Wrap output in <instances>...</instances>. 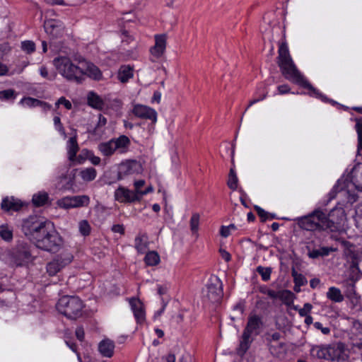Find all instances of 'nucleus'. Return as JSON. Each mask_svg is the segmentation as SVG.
Instances as JSON below:
<instances>
[{
    "label": "nucleus",
    "instance_id": "1",
    "mask_svg": "<svg viewBox=\"0 0 362 362\" xmlns=\"http://www.w3.org/2000/svg\"><path fill=\"white\" fill-rule=\"evenodd\" d=\"M276 62L282 76L286 80L308 89V94L309 95L320 99L324 103H331L333 105L338 104L336 101L328 98L318 89L313 87L299 71L291 57L286 40L279 44Z\"/></svg>",
    "mask_w": 362,
    "mask_h": 362
},
{
    "label": "nucleus",
    "instance_id": "2",
    "mask_svg": "<svg viewBox=\"0 0 362 362\" xmlns=\"http://www.w3.org/2000/svg\"><path fill=\"white\" fill-rule=\"evenodd\" d=\"M263 327L262 317L255 313H250L237 350L240 356H243L247 352L253 341L252 337L258 336Z\"/></svg>",
    "mask_w": 362,
    "mask_h": 362
},
{
    "label": "nucleus",
    "instance_id": "3",
    "mask_svg": "<svg viewBox=\"0 0 362 362\" xmlns=\"http://www.w3.org/2000/svg\"><path fill=\"white\" fill-rule=\"evenodd\" d=\"M294 221L303 230L308 231L327 230L325 213L320 209H317L306 216L297 217Z\"/></svg>",
    "mask_w": 362,
    "mask_h": 362
},
{
    "label": "nucleus",
    "instance_id": "4",
    "mask_svg": "<svg viewBox=\"0 0 362 362\" xmlns=\"http://www.w3.org/2000/svg\"><path fill=\"white\" fill-rule=\"evenodd\" d=\"M57 70L68 81L81 83L83 81V67L81 65H75L71 59L66 57H57L53 60Z\"/></svg>",
    "mask_w": 362,
    "mask_h": 362
},
{
    "label": "nucleus",
    "instance_id": "5",
    "mask_svg": "<svg viewBox=\"0 0 362 362\" xmlns=\"http://www.w3.org/2000/svg\"><path fill=\"white\" fill-rule=\"evenodd\" d=\"M51 224L50 222L43 221L36 216H31L23 221L21 230L24 235L35 243Z\"/></svg>",
    "mask_w": 362,
    "mask_h": 362
},
{
    "label": "nucleus",
    "instance_id": "6",
    "mask_svg": "<svg viewBox=\"0 0 362 362\" xmlns=\"http://www.w3.org/2000/svg\"><path fill=\"white\" fill-rule=\"evenodd\" d=\"M56 307L66 317L76 320L82 315L83 305L78 297L64 296L58 300Z\"/></svg>",
    "mask_w": 362,
    "mask_h": 362
},
{
    "label": "nucleus",
    "instance_id": "7",
    "mask_svg": "<svg viewBox=\"0 0 362 362\" xmlns=\"http://www.w3.org/2000/svg\"><path fill=\"white\" fill-rule=\"evenodd\" d=\"M34 244L40 250L55 253L60 250L62 245V239L57 230L53 228L52 224H51V226L48 227V229L44 232L42 235Z\"/></svg>",
    "mask_w": 362,
    "mask_h": 362
},
{
    "label": "nucleus",
    "instance_id": "8",
    "mask_svg": "<svg viewBox=\"0 0 362 362\" xmlns=\"http://www.w3.org/2000/svg\"><path fill=\"white\" fill-rule=\"evenodd\" d=\"M346 221V215L342 205L337 204L328 214H325V222L327 230L337 232L343 229Z\"/></svg>",
    "mask_w": 362,
    "mask_h": 362
},
{
    "label": "nucleus",
    "instance_id": "9",
    "mask_svg": "<svg viewBox=\"0 0 362 362\" xmlns=\"http://www.w3.org/2000/svg\"><path fill=\"white\" fill-rule=\"evenodd\" d=\"M129 139L127 136L122 135L117 139H112L107 142L101 143L98 146L99 150L106 156H110L117 150L122 152L129 144Z\"/></svg>",
    "mask_w": 362,
    "mask_h": 362
},
{
    "label": "nucleus",
    "instance_id": "10",
    "mask_svg": "<svg viewBox=\"0 0 362 362\" xmlns=\"http://www.w3.org/2000/svg\"><path fill=\"white\" fill-rule=\"evenodd\" d=\"M206 297L211 303L218 302L223 296V284L216 276H211L206 284Z\"/></svg>",
    "mask_w": 362,
    "mask_h": 362
},
{
    "label": "nucleus",
    "instance_id": "11",
    "mask_svg": "<svg viewBox=\"0 0 362 362\" xmlns=\"http://www.w3.org/2000/svg\"><path fill=\"white\" fill-rule=\"evenodd\" d=\"M73 256L69 255L63 257L62 255H57L54 259L47 264V272L49 276H54L64 267L71 262Z\"/></svg>",
    "mask_w": 362,
    "mask_h": 362
},
{
    "label": "nucleus",
    "instance_id": "12",
    "mask_svg": "<svg viewBox=\"0 0 362 362\" xmlns=\"http://www.w3.org/2000/svg\"><path fill=\"white\" fill-rule=\"evenodd\" d=\"M346 346L341 341L328 346L329 361H345L348 360L349 355L346 353Z\"/></svg>",
    "mask_w": 362,
    "mask_h": 362
},
{
    "label": "nucleus",
    "instance_id": "13",
    "mask_svg": "<svg viewBox=\"0 0 362 362\" xmlns=\"http://www.w3.org/2000/svg\"><path fill=\"white\" fill-rule=\"evenodd\" d=\"M90 202V199L86 195L74 196L71 197H64L58 201L59 206L64 209L88 206Z\"/></svg>",
    "mask_w": 362,
    "mask_h": 362
},
{
    "label": "nucleus",
    "instance_id": "14",
    "mask_svg": "<svg viewBox=\"0 0 362 362\" xmlns=\"http://www.w3.org/2000/svg\"><path fill=\"white\" fill-rule=\"evenodd\" d=\"M308 256L311 259H317L320 257H325L329 255L331 252L335 251L332 247L319 246L316 247L314 241L308 243L306 246Z\"/></svg>",
    "mask_w": 362,
    "mask_h": 362
},
{
    "label": "nucleus",
    "instance_id": "15",
    "mask_svg": "<svg viewBox=\"0 0 362 362\" xmlns=\"http://www.w3.org/2000/svg\"><path fill=\"white\" fill-rule=\"evenodd\" d=\"M83 67V81L85 79V76L93 78V80L99 81L102 78V72L98 66L88 62L84 59L81 60L78 63Z\"/></svg>",
    "mask_w": 362,
    "mask_h": 362
},
{
    "label": "nucleus",
    "instance_id": "16",
    "mask_svg": "<svg viewBox=\"0 0 362 362\" xmlns=\"http://www.w3.org/2000/svg\"><path fill=\"white\" fill-rule=\"evenodd\" d=\"M157 112L152 107L137 104V119L148 120L155 124L157 122Z\"/></svg>",
    "mask_w": 362,
    "mask_h": 362
},
{
    "label": "nucleus",
    "instance_id": "17",
    "mask_svg": "<svg viewBox=\"0 0 362 362\" xmlns=\"http://www.w3.org/2000/svg\"><path fill=\"white\" fill-rule=\"evenodd\" d=\"M166 48V35H155V45L150 49L151 54L156 58H160L164 53Z\"/></svg>",
    "mask_w": 362,
    "mask_h": 362
},
{
    "label": "nucleus",
    "instance_id": "18",
    "mask_svg": "<svg viewBox=\"0 0 362 362\" xmlns=\"http://www.w3.org/2000/svg\"><path fill=\"white\" fill-rule=\"evenodd\" d=\"M44 28L47 34L53 37H58L62 34L64 28L60 22L54 19H49L45 21Z\"/></svg>",
    "mask_w": 362,
    "mask_h": 362
},
{
    "label": "nucleus",
    "instance_id": "19",
    "mask_svg": "<svg viewBox=\"0 0 362 362\" xmlns=\"http://www.w3.org/2000/svg\"><path fill=\"white\" fill-rule=\"evenodd\" d=\"M115 199L121 202H132L136 199V192L124 187H119L115 192Z\"/></svg>",
    "mask_w": 362,
    "mask_h": 362
},
{
    "label": "nucleus",
    "instance_id": "20",
    "mask_svg": "<svg viewBox=\"0 0 362 362\" xmlns=\"http://www.w3.org/2000/svg\"><path fill=\"white\" fill-rule=\"evenodd\" d=\"M115 343L110 339H105L98 344V351L103 357L111 358L114 355Z\"/></svg>",
    "mask_w": 362,
    "mask_h": 362
},
{
    "label": "nucleus",
    "instance_id": "21",
    "mask_svg": "<svg viewBox=\"0 0 362 362\" xmlns=\"http://www.w3.org/2000/svg\"><path fill=\"white\" fill-rule=\"evenodd\" d=\"M16 256L22 260H28L31 257L30 245L24 241H18L16 247Z\"/></svg>",
    "mask_w": 362,
    "mask_h": 362
},
{
    "label": "nucleus",
    "instance_id": "22",
    "mask_svg": "<svg viewBox=\"0 0 362 362\" xmlns=\"http://www.w3.org/2000/svg\"><path fill=\"white\" fill-rule=\"evenodd\" d=\"M1 207L2 210L9 212V211H17L20 210L22 207V204L16 201L14 199H9L8 197L3 199Z\"/></svg>",
    "mask_w": 362,
    "mask_h": 362
},
{
    "label": "nucleus",
    "instance_id": "23",
    "mask_svg": "<svg viewBox=\"0 0 362 362\" xmlns=\"http://www.w3.org/2000/svg\"><path fill=\"white\" fill-rule=\"evenodd\" d=\"M134 76V66L122 65L119 69L117 78L122 83H126Z\"/></svg>",
    "mask_w": 362,
    "mask_h": 362
},
{
    "label": "nucleus",
    "instance_id": "24",
    "mask_svg": "<svg viewBox=\"0 0 362 362\" xmlns=\"http://www.w3.org/2000/svg\"><path fill=\"white\" fill-rule=\"evenodd\" d=\"M269 91L267 87L264 84H260L258 86L257 91L255 92V98L252 100H250L249 105L246 108V110L254 104L265 99Z\"/></svg>",
    "mask_w": 362,
    "mask_h": 362
},
{
    "label": "nucleus",
    "instance_id": "25",
    "mask_svg": "<svg viewBox=\"0 0 362 362\" xmlns=\"http://www.w3.org/2000/svg\"><path fill=\"white\" fill-rule=\"evenodd\" d=\"M88 104L92 107L100 110H101L105 105L103 100L94 92H90L88 93Z\"/></svg>",
    "mask_w": 362,
    "mask_h": 362
},
{
    "label": "nucleus",
    "instance_id": "26",
    "mask_svg": "<svg viewBox=\"0 0 362 362\" xmlns=\"http://www.w3.org/2000/svg\"><path fill=\"white\" fill-rule=\"evenodd\" d=\"M136 161L134 160H129L122 162L119 166V175H128L134 173Z\"/></svg>",
    "mask_w": 362,
    "mask_h": 362
},
{
    "label": "nucleus",
    "instance_id": "27",
    "mask_svg": "<svg viewBox=\"0 0 362 362\" xmlns=\"http://www.w3.org/2000/svg\"><path fill=\"white\" fill-rule=\"evenodd\" d=\"M326 296L329 300L334 303H341L344 300L340 289L335 286H331L328 288Z\"/></svg>",
    "mask_w": 362,
    "mask_h": 362
},
{
    "label": "nucleus",
    "instance_id": "28",
    "mask_svg": "<svg viewBox=\"0 0 362 362\" xmlns=\"http://www.w3.org/2000/svg\"><path fill=\"white\" fill-rule=\"evenodd\" d=\"M270 354L274 357H280L283 355L286 347L284 342H276L267 344Z\"/></svg>",
    "mask_w": 362,
    "mask_h": 362
},
{
    "label": "nucleus",
    "instance_id": "29",
    "mask_svg": "<svg viewBox=\"0 0 362 362\" xmlns=\"http://www.w3.org/2000/svg\"><path fill=\"white\" fill-rule=\"evenodd\" d=\"M68 147L69 159L71 161H74L76 158V153L79 149L76 140V136H73L69 139Z\"/></svg>",
    "mask_w": 362,
    "mask_h": 362
},
{
    "label": "nucleus",
    "instance_id": "30",
    "mask_svg": "<svg viewBox=\"0 0 362 362\" xmlns=\"http://www.w3.org/2000/svg\"><path fill=\"white\" fill-rule=\"evenodd\" d=\"M255 209L261 219L262 222H265L267 220L279 219L276 214L269 213L259 206H255Z\"/></svg>",
    "mask_w": 362,
    "mask_h": 362
},
{
    "label": "nucleus",
    "instance_id": "31",
    "mask_svg": "<svg viewBox=\"0 0 362 362\" xmlns=\"http://www.w3.org/2000/svg\"><path fill=\"white\" fill-rule=\"evenodd\" d=\"M144 260L148 266H156L160 262V257L156 252L151 251L146 253Z\"/></svg>",
    "mask_w": 362,
    "mask_h": 362
},
{
    "label": "nucleus",
    "instance_id": "32",
    "mask_svg": "<svg viewBox=\"0 0 362 362\" xmlns=\"http://www.w3.org/2000/svg\"><path fill=\"white\" fill-rule=\"evenodd\" d=\"M238 178L234 168L230 169L228 174V179L227 181L228 187L232 190H236L238 189Z\"/></svg>",
    "mask_w": 362,
    "mask_h": 362
},
{
    "label": "nucleus",
    "instance_id": "33",
    "mask_svg": "<svg viewBox=\"0 0 362 362\" xmlns=\"http://www.w3.org/2000/svg\"><path fill=\"white\" fill-rule=\"evenodd\" d=\"M291 275L293 278L294 284L296 286H303L307 284L308 281L305 276L300 273H298L295 269L291 271Z\"/></svg>",
    "mask_w": 362,
    "mask_h": 362
},
{
    "label": "nucleus",
    "instance_id": "34",
    "mask_svg": "<svg viewBox=\"0 0 362 362\" xmlns=\"http://www.w3.org/2000/svg\"><path fill=\"white\" fill-rule=\"evenodd\" d=\"M48 199V194L45 192H40L34 194L33 197L32 202L36 206H41L45 204Z\"/></svg>",
    "mask_w": 362,
    "mask_h": 362
},
{
    "label": "nucleus",
    "instance_id": "35",
    "mask_svg": "<svg viewBox=\"0 0 362 362\" xmlns=\"http://www.w3.org/2000/svg\"><path fill=\"white\" fill-rule=\"evenodd\" d=\"M0 237L6 242H11L13 239V230L7 224L0 226Z\"/></svg>",
    "mask_w": 362,
    "mask_h": 362
},
{
    "label": "nucleus",
    "instance_id": "36",
    "mask_svg": "<svg viewBox=\"0 0 362 362\" xmlns=\"http://www.w3.org/2000/svg\"><path fill=\"white\" fill-rule=\"evenodd\" d=\"M344 286L346 296L349 298H354L356 294L355 283L352 280H348Z\"/></svg>",
    "mask_w": 362,
    "mask_h": 362
},
{
    "label": "nucleus",
    "instance_id": "37",
    "mask_svg": "<svg viewBox=\"0 0 362 362\" xmlns=\"http://www.w3.org/2000/svg\"><path fill=\"white\" fill-rule=\"evenodd\" d=\"M145 181L144 180H137V200H139L143 195L152 192L153 188L151 185L146 187V189L142 190L141 187L144 185Z\"/></svg>",
    "mask_w": 362,
    "mask_h": 362
},
{
    "label": "nucleus",
    "instance_id": "38",
    "mask_svg": "<svg viewBox=\"0 0 362 362\" xmlns=\"http://www.w3.org/2000/svg\"><path fill=\"white\" fill-rule=\"evenodd\" d=\"M81 176L85 181H92L96 177V170L93 168H86L81 172Z\"/></svg>",
    "mask_w": 362,
    "mask_h": 362
},
{
    "label": "nucleus",
    "instance_id": "39",
    "mask_svg": "<svg viewBox=\"0 0 362 362\" xmlns=\"http://www.w3.org/2000/svg\"><path fill=\"white\" fill-rule=\"evenodd\" d=\"M355 128L358 134V153L362 150V119H357Z\"/></svg>",
    "mask_w": 362,
    "mask_h": 362
},
{
    "label": "nucleus",
    "instance_id": "40",
    "mask_svg": "<svg viewBox=\"0 0 362 362\" xmlns=\"http://www.w3.org/2000/svg\"><path fill=\"white\" fill-rule=\"evenodd\" d=\"M257 272L261 276L262 281H267L270 279L272 274V269L270 267L259 266L257 268Z\"/></svg>",
    "mask_w": 362,
    "mask_h": 362
},
{
    "label": "nucleus",
    "instance_id": "41",
    "mask_svg": "<svg viewBox=\"0 0 362 362\" xmlns=\"http://www.w3.org/2000/svg\"><path fill=\"white\" fill-rule=\"evenodd\" d=\"M354 221L356 226L362 231V204H358L356 208Z\"/></svg>",
    "mask_w": 362,
    "mask_h": 362
},
{
    "label": "nucleus",
    "instance_id": "42",
    "mask_svg": "<svg viewBox=\"0 0 362 362\" xmlns=\"http://www.w3.org/2000/svg\"><path fill=\"white\" fill-rule=\"evenodd\" d=\"M199 214L197 213L193 214L190 218V229L192 233H197L199 226Z\"/></svg>",
    "mask_w": 362,
    "mask_h": 362
},
{
    "label": "nucleus",
    "instance_id": "43",
    "mask_svg": "<svg viewBox=\"0 0 362 362\" xmlns=\"http://www.w3.org/2000/svg\"><path fill=\"white\" fill-rule=\"evenodd\" d=\"M140 299L137 298V324L142 323L145 320V312Z\"/></svg>",
    "mask_w": 362,
    "mask_h": 362
},
{
    "label": "nucleus",
    "instance_id": "44",
    "mask_svg": "<svg viewBox=\"0 0 362 362\" xmlns=\"http://www.w3.org/2000/svg\"><path fill=\"white\" fill-rule=\"evenodd\" d=\"M281 338V334L278 332H274L273 333H267L266 335V341L267 344L279 342V341Z\"/></svg>",
    "mask_w": 362,
    "mask_h": 362
},
{
    "label": "nucleus",
    "instance_id": "45",
    "mask_svg": "<svg viewBox=\"0 0 362 362\" xmlns=\"http://www.w3.org/2000/svg\"><path fill=\"white\" fill-rule=\"evenodd\" d=\"M21 48L28 54H30L35 50V45L33 41L26 40L22 42Z\"/></svg>",
    "mask_w": 362,
    "mask_h": 362
},
{
    "label": "nucleus",
    "instance_id": "46",
    "mask_svg": "<svg viewBox=\"0 0 362 362\" xmlns=\"http://www.w3.org/2000/svg\"><path fill=\"white\" fill-rule=\"evenodd\" d=\"M79 230L81 233L84 235H88L90 232V226L88 222L86 220H83L79 223Z\"/></svg>",
    "mask_w": 362,
    "mask_h": 362
},
{
    "label": "nucleus",
    "instance_id": "47",
    "mask_svg": "<svg viewBox=\"0 0 362 362\" xmlns=\"http://www.w3.org/2000/svg\"><path fill=\"white\" fill-rule=\"evenodd\" d=\"M291 92V88L288 84L280 85L277 87V92L274 93L273 95H284Z\"/></svg>",
    "mask_w": 362,
    "mask_h": 362
},
{
    "label": "nucleus",
    "instance_id": "48",
    "mask_svg": "<svg viewBox=\"0 0 362 362\" xmlns=\"http://www.w3.org/2000/svg\"><path fill=\"white\" fill-rule=\"evenodd\" d=\"M15 90L13 89H7L0 91V98L8 100L15 98Z\"/></svg>",
    "mask_w": 362,
    "mask_h": 362
},
{
    "label": "nucleus",
    "instance_id": "49",
    "mask_svg": "<svg viewBox=\"0 0 362 362\" xmlns=\"http://www.w3.org/2000/svg\"><path fill=\"white\" fill-rule=\"evenodd\" d=\"M54 124L56 127V128L58 129V131L64 136H66L65 129L63 127V124L61 122V119L59 117L56 116L54 117Z\"/></svg>",
    "mask_w": 362,
    "mask_h": 362
},
{
    "label": "nucleus",
    "instance_id": "50",
    "mask_svg": "<svg viewBox=\"0 0 362 362\" xmlns=\"http://www.w3.org/2000/svg\"><path fill=\"white\" fill-rule=\"evenodd\" d=\"M40 75L42 77L46 78L49 80H54L57 76V74L55 72H53V73L49 74L47 69L45 66H42L40 68Z\"/></svg>",
    "mask_w": 362,
    "mask_h": 362
},
{
    "label": "nucleus",
    "instance_id": "51",
    "mask_svg": "<svg viewBox=\"0 0 362 362\" xmlns=\"http://www.w3.org/2000/svg\"><path fill=\"white\" fill-rule=\"evenodd\" d=\"M312 308H313V305L309 303H306L303 305V308H300L298 310V314L301 317L308 315L309 313H310Z\"/></svg>",
    "mask_w": 362,
    "mask_h": 362
},
{
    "label": "nucleus",
    "instance_id": "52",
    "mask_svg": "<svg viewBox=\"0 0 362 362\" xmlns=\"http://www.w3.org/2000/svg\"><path fill=\"white\" fill-rule=\"evenodd\" d=\"M316 356L318 358L326 359L329 361L328 346L325 348H320L317 351Z\"/></svg>",
    "mask_w": 362,
    "mask_h": 362
},
{
    "label": "nucleus",
    "instance_id": "53",
    "mask_svg": "<svg viewBox=\"0 0 362 362\" xmlns=\"http://www.w3.org/2000/svg\"><path fill=\"white\" fill-rule=\"evenodd\" d=\"M315 329L320 330L324 334H329L331 332L330 328L328 327H323V325L320 322H315L314 323Z\"/></svg>",
    "mask_w": 362,
    "mask_h": 362
},
{
    "label": "nucleus",
    "instance_id": "54",
    "mask_svg": "<svg viewBox=\"0 0 362 362\" xmlns=\"http://www.w3.org/2000/svg\"><path fill=\"white\" fill-rule=\"evenodd\" d=\"M59 105H64L67 110H71L72 107L71 102L66 100L64 97H61L56 103V106L58 107Z\"/></svg>",
    "mask_w": 362,
    "mask_h": 362
},
{
    "label": "nucleus",
    "instance_id": "55",
    "mask_svg": "<svg viewBox=\"0 0 362 362\" xmlns=\"http://www.w3.org/2000/svg\"><path fill=\"white\" fill-rule=\"evenodd\" d=\"M22 103H25L28 106H36L39 105L40 103H42L41 101H40L37 99H34L32 98H25L21 100Z\"/></svg>",
    "mask_w": 362,
    "mask_h": 362
},
{
    "label": "nucleus",
    "instance_id": "56",
    "mask_svg": "<svg viewBox=\"0 0 362 362\" xmlns=\"http://www.w3.org/2000/svg\"><path fill=\"white\" fill-rule=\"evenodd\" d=\"M86 156L93 165H97L100 164V158L94 156L91 151H86Z\"/></svg>",
    "mask_w": 362,
    "mask_h": 362
},
{
    "label": "nucleus",
    "instance_id": "57",
    "mask_svg": "<svg viewBox=\"0 0 362 362\" xmlns=\"http://www.w3.org/2000/svg\"><path fill=\"white\" fill-rule=\"evenodd\" d=\"M339 184H340V180H339L337 181V183L333 187L332 190L328 194V196H329L328 202H330L331 200H332L333 199H334L336 197L337 194L338 192V188H339Z\"/></svg>",
    "mask_w": 362,
    "mask_h": 362
},
{
    "label": "nucleus",
    "instance_id": "58",
    "mask_svg": "<svg viewBox=\"0 0 362 362\" xmlns=\"http://www.w3.org/2000/svg\"><path fill=\"white\" fill-rule=\"evenodd\" d=\"M75 334H76V338L79 341H82L84 339L85 333H84V329L82 327H78L76 329Z\"/></svg>",
    "mask_w": 362,
    "mask_h": 362
},
{
    "label": "nucleus",
    "instance_id": "59",
    "mask_svg": "<svg viewBox=\"0 0 362 362\" xmlns=\"http://www.w3.org/2000/svg\"><path fill=\"white\" fill-rule=\"evenodd\" d=\"M220 234L223 238H227L230 234V228L228 226H222L220 229Z\"/></svg>",
    "mask_w": 362,
    "mask_h": 362
},
{
    "label": "nucleus",
    "instance_id": "60",
    "mask_svg": "<svg viewBox=\"0 0 362 362\" xmlns=\"http://www.w3.org/2000/svg\"><path fill=\"white\" fill-rule=\"evenodd\" d=\"M220 252H221L222 258L226 262H228L229 261H230L231 255H230V254L229 252H228L226 250H222V249L220 250Z\"/></svg>",
    "mask_w": 362,
    "mask_h": 362
},
{
    "label": "nucleus",
    "instance_id": "61",
    "mask_svg": "<svg viewBox=\"0 0 362 362\" xmlns=\"http://www.w3.org/2000/svg\"><path fill=\"white\" fill-rule=\"evenodd\" d=\"M107 123V119L103 117L101 114L99 115V121L96 127L95 128V131L98 129L100 127L105 126Z\"/></svg>",
    "mask_w": 362,
    "mask_h": 362
},
{
    "label": "nucleus",
    "instance_id": "62",
    "mask_svg": "<svg viewBox=\"0 0 362 362\" xmlns=\"http://www.w3.org/2000/svg\"><path fill=\"white\" fill-rule=\"evenodd\" d=\"M160 99H161V93L159 91H155L153 93V95L151 98V102L159 103L160 102Z\"/></svg>",
    "mask_w": 362,
    "mask_h": 362
},
{
    "label": "nucleus",
    "instance_id": "63",
    "mask_svg": "<svg viewBox=\"0 0 362 362\" xmlns=\"http://www.w3.org/2000/svg\"><path fill=\"white\" fill-rule=\"evenodd\" d=\"M112 230L115 233H119L122 234L124 233V227L122 225L119 224L113 225Z\"/></svg>",
    "mask_w": 362,
    "mask_h": 362
},
{
    "label": "nucleus",
    "instance_id": "64",
    "mask_svg": "<svg viewBox=\"0 0 362 362\" xmlns=\"http://www.w3.org/2000/svg\"><path fill=\"white\" fill-rule=\"evenodd\" d=\"M320 284V280L318 278H313L310 281V286L312 288H317Z\"/></svg>",
    "mask_w": 362,
    "mask_h": 362
}]
</instances>
